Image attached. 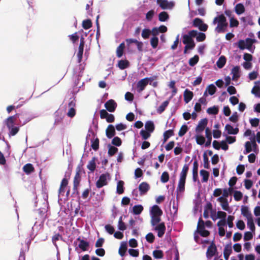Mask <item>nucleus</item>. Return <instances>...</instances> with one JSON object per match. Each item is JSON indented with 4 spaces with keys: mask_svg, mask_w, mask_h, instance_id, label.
Here are the masks:
<instances>
[{
    "mask_svg": "<svg viewBox=\"0 0 260 260\" xmlns=\"http://www.w3.org/2000/svg\"><path fill=\"white\" fill-rule=\"evenodd\" d=\"M116 134L115 129L114 125L109 124L106 129V135L109 139L113 137Z\"/></svg>",
    "mask_w": 260,
    "mask_h": 260,
    "instance_id": "nucleus-17",
    "label": "nucleus"
},
{
    "mask_svg": "<svg viewBox=\"0 0 260 260\" xmlns=\"http://www.w3.org/2000/svg\"><path fill=\"white\" fill-rule=\"evenodd\" d=\"M162 214V211L160 208V207L157 205H153L150 210V215H156V216H161Z\"/></svg>",
    "mask_w": 260,
    "mask_h": 260,
    "instance_id": "nucleus-18",
    "label": "nucleus"
},
{
    "mask_svg": "<svg viewBox=\"0 0 260 260\" xmlns=\"http://www.w3.org/2000/svg\"><path fill=\"white\" fill-rule=\"evenodd\" d=\"M145 238L148 242L152 243L154 242L155 237L152 233H149L146 235Z\"/></svg>",
    "mask_w": 260,
    "mask_h": 260,
    "instance_id": "nucleus-64",
    "label": "nucleus"
},
{
    "mask_svg": "<svg viewBox=\"0 0 260 260\" xmlns=\"http://www.w3.org/2000/svg\"><path fill=\"white\" fill-rule=\"evenodd\" d=\"M200 175L202 177V181L203 182H206L208 181L209 177V172L205 170H201L200 171Z\"/></svg>",
    "mask_w": 260,
    "mask_h": 260,
    "instance_id": "nucleus-37",
    "label": "nucleus"
},
{
    "mask_svg": "<svg viewBox=\"0 0 260 260\" xmlns=\"http://www.w3.org/2000/svg\"><path fill=\"white\" fill-rule=\"evenodd\" d=\"M112 144L116 146H120L122 144V141L118 137H115L112 140Z\"/></svg>",
    "mask_w": 260,
    "mask_h": 260,
    "instance_id": "nucleus-61",
    "label": "nucleus"
},
{
    "mask_svg": "<svg viewBox=\"0 0 260 260\" xmlns=\"http://www.w3.org/2000/svg\"><path fill=\"white\" fill-rule=\"evenodd\" d=\"M109 177L108 173L102 174L99 177V179L96 182V186L100 188L107 184V178Z\"/></svg>",
    "mask_w": 260,
    "mask_h": 260,
    "instance_id": "nucleus-6",
    "label": "nucleus"
},
{
    "mask_svg": "<svg viewBox=\"0 0 260 260\" xmlns=\"http://www.w3.org/2000/svg\"><path fill=\"white\" fill-rule=\"evenodd\" d=\"M76 241H78L79 243L78 244V246H76L75 247V250L78 252L80 253L79 251H78V249H80L83 251H87L89 248V243L84 240L83 239H81L80 237H79L76 239Z\"/></svg>",
    "mask_w": 260,
    "mask_h": 260,
    "instance_id": "nucleus-4",
    "label": "nucleus"
},
{
    "mask_svg": "<svg viewBox=\"0 0 260 260\" xmlns=\"http://www.w3.org/2000/svg\"><path fill=\"white\" fill-rule=\"evenodd\" d=\"M243 197V193L240 191L238 190H235L234 191V198L235 201H240Z\"/></svg>",
    "mask_w": 260,
    "mask_h": 260,
    "instance_id": "nucleus-58",
    "label": "nucleus"
},
{
    "mask_svg": "<svg viewBox=\"0 0 260 260\" xmlns=\"http://www.w3.org/2000/svg\"><path fill=\"white\" fill-rule=\"evenodd\" d=\"M91 142V146L92 148L94 151L98 150L99 148V143H100L99 139L98 138H96L94 140H92Z\"/></svg>",
    "mask_w": 260,
    "mask_h": 260,
    "instance_id": "nucleus-50",
    "label": "nucleus"
},
{
    "mask_svg": "<svg viewBox=\"0 0 260 260\" xmlns=\"http://www.w3.org/2000/svg\"><path fill=\"white\" fill-rule=\"evenodd\" d=\"M17 122L18 120H17L15 115L8 117L4 121V123L8 128L15 126V125H17Z\"/></svg>",
    "mask_w": 260,
    "mask_h": 260,
    "instance_id": "nucleus-9",
    "label": "nucleus"
},
{
    "mask_svg": "<svg viewBox=\"0 0 260 260\" xmlns=\"http://www.w3.org/2000/svg\"><path fill=\"white\" fill-rule=\"evenodd\" d=\"M219 112V109L217 106H214L211 107H209L207 110V112L209 114L216 115Z\"/></svg>",
    "mask_w": 260,
    "mask_h": 260,
    "instance_id": "nucleus-44",
    "label": "nucleus"
},
{
    "mask_svg": "<svg viewBox=\"0 0 260 260\" xmlns=\"http://www.w3.org/2000/svg\"><path fill=\"white\" fill-rule=\"evenodd\" d=\"M188 131V127L186 125H183L181 127L179 132L178 135L179 137L184 136Z\"/></svg>",
    "mask_w": 260,
    "mask_h": 260,
    "instance_id": "nucleus-60",
    "label": "nucleus"
},
{
    "mask_svg": "<svg viewBox=\"0 0 260 260\" xmlns=\"http://www.w3.org/2000/svg\"><path fill=\"white\" fill-rule=\"evenodd\" d=\"M129 62L127 60H120L118 62V67L121 70H124L128 67Z\"/></svg>",
    "mask_w": 260,
    "mask_h": 260,
    "instance_id": "nucleus-33",
    "label": "nucleus"
},
{
    "mask_svg": "<svg viewBox=\"0 0 260 260\" xmlns=\"http://www.w3.org/2000/svg\"><path fill=\"white\" fill-rule=\"evenodd\" d=\"M253 235H254V234L253 232H252L251 231L250 232L247 231L245 232L243 238L244 240L245 241L250 240L252 239Z\"/></svg>",
    "mask_w": 260,
    "mask_h": 260,
    "instance_id": "nucleus-53",
    "label": "nucleus"
},
{
    "mask_svg": "<svg viewBox=\"0 0 260 260\" xmlns=\"http://www.w3.org/2000/svg\"><path fill=\"white\" fill-rule=\"evenodd\" d=\"M23 171L27 174H29L34 171V168L32 164H26L23 167Z\"/></svg>",
    "mask_w": 260,
    "mask_h": 260,
    "instance_id": "nucleus-41",
    "label": "nucleus"
},
{
    "mask_svg": "<svg viewBox=\"0 0 260 260\" xmlns=\"http://www.w3.org/2000/svg\"><path fill=\"white\" fill-rule=\"evenodd\" d=\"M226 61L225 57L223 55L221 56L216 62L217 67L219 69L222 68L224 66Z\"/></svg>",
    "mask_w": 260,
    "mask_h": 260,
    "instance_id": "nucleus-34",
    "label": "nucleus"
},
{
    "mask_svg": "<svg viewBox=\"0 0 260 260\" xmlns=\"http://www.w3.org/2000/svg\"><path fill=\"white\" fill-rule=\"evenodd\" d=\"M241 214L245 217L247 219H249L250 218L253 217L252 214L249 210V208L246 206H241Z\"/></svg>",
    "mask_w": 260,
    "mask_h": 260,
    "instance_id": "nucleus-21",
    "label": "nucleus"
},
{
    "mask_svg": "<svg viewBox=\"0 0 260 260\" xmlns=\"http://www.w3.org/2000/svg\"><path fill=\"white\" fill-rule=\"evenodd\" d=\"M208 92L209 94L211 95L214 94L216 91V88L213 84L209 85L207 86L206 91L204 93V95H207V92Z\"/></svg>",
    "mask_w": 260,
    "mask_h": 260,
    "instance_id": "nucleus-31",
    "label": "nucleus"
},
{
    "mask_svg": "<svg viewBox=\"0 0 260 260\" xmlns=\"http://www.w3.org/2000/svg\"><path fill=\"white\" fill-rule=\"evenodd\" d=\"M193 25L194 27H198L199 30L202 31H206L208 27V25L204 23L203 21L199 18H196L193 20Z\"/></svg>",
    "mask_w": 260,
    "mask_h": 260,
    "instance_id": "nucleus-5",
    "label": "nucleus"
},
{
    "mask_svg": "<svg viewBox=\"0 0 260 260\" xmlns=\"http://www.w3.org/2000/svg\"><path fill=\"white\" fill-rule=\"evenodd\" d=\"M157 76H154L153 77L145 78L140 80L137 84V90L139 92H141L143 91L146 86L148 85L149 81H152L154 79H156Z\"/></svg>",
    "mask_w": 260,
    "mask_h": 260,
    "instance_id": "nucleus-2",
    "label": "nucleus"
},
{
    "mask_svg": "<svg viewBox=\"0 0 260 260\" xmlns=\"http://www.w3.org/2000/svg\"><path fill=\"white\" fill-rule=\"evenodd\" d=\"M143 210V207L141 205H136L133 207V213L134 215H140Z\"/></svg>",
    "mask_w": 260,
    "mask_h": 260,
    "instance_id": "nucleus-32",
    "label": "nucleus"
},
{
    "mask_svg": "<svg viewBox=\"0 0 260 260\" xmlns=\"http://www.w3.org/2000/svg\"><path fill=\"white\" fill-rule=\"evenodd\" d=\"M118 151V149L112 146L109 145L108 154L109 156H113Z\"/></svg>",
    "mask_w": 260,
    "mask_h": 260,
    "instance_id": "nucleus-63",
    "label": "nucleus"
},
{
    "mask_svg": "<svg viewBox=\"0 0 260 260\" xmlns=\"http://www.w3.org/2000/svg\"><path fill=\"white\" fill-rule=\"evenodd\" d=\"M205 223L204 221L200 217L199 219L198 224V229L199 230L200 235L202 237H207L210 232L206 230L204 227Z\"/></svg>",
    "mask_w": 260,
    "mask_h": 260,
    "instance_id": "nucleus-7",
    "label": "nucleus"
},
{
    "mask_svg": "<svg viewBox=\"0 0 260 260\" xmlns=\"http://www.w3.org/2000/svg\"><path fill=\"white\" fill-rule=\"evenodd\" d=\"M190 164H185L180 173V178L186 179Z\"/></svg>",
    "mask_w": 260,
    "mask_h": 260,
    "instance_id": "nucleus-35",
    "label": "nucleus"
},
{
    "mask_svg": "<svg viewBox=\"0 0 260 260\" xmlns=\"http://www.w3.org/2000/svg\"><path fill=\"white\" fill-rule=\"evenodd\" d=\"M174 131L173 129H169L164 132L163 134L164 142H166L170 137L174 136Z\"/></svg>",
    "mask_w": 260,
    "mask_h": 260,
    "instance_id": "nucleus-40",
    "label": "nucleus"
},
{
    "mask_svg": "<svg viewBox=\"0 0 260 260\" xmlns=\"http://www.w3.org/2000/svg\"><path fill=\"white\" fill-rule=\"evenodd\" d=\"M63 119V116H62L61 113L57 111L55 113V119L54 125H58L60 123H62Z\"/></svg>",
    "mask_w": 260,
    "mask_h": 260,
    "instance_id": "nucleus-27",
    "label": "nucleus"
},
{
    "mask_svg": "<svg viewBox=\"0 0 260 260\" xmlns=\"http://www.w3.org/2000/svg\"><path fill=\"white\" fill-rule=\"evenodd\" d=\"M225 130L229 135H236L239 132V128L238 127L233 128L232 125L229 124L225 125Z\"/></svg>",
    "mask_w": 260,
    "mask_h": 260,
    "instance_id": "nucleus-23",
    "label": "nucleus"
},
{
    "mask_svg": "<svg viewBox=\"0 0 260 260\" xmlns=\"http://www.w3.org/2000/svg\"><path fill=\"white\" fill-rule=\"evenodd\" d=\"M145 128L146 130L149 132L152 133L155 128L154 124L151 121H148L145 124Z\"/></svg>",
    "mask_w": 260,
    "mask_h": 260,
    "instance_id": "nucleus-36",
    "label": "nucleus"
},
{
    "mask_svg": "<svg viewBox=\"0 0 260 260\" xmlns=\"http://www.w3.org/2000/svg\"><path fill=\"white\" fill-rule=\"evenodd\" d=\"M125 42H126V45L128 48L130 47L131 44L135 43L139 51L142 52L143 51V43L142 42L138 41L136 39H126L125 40Z\"/></svg>",
    "mask_w": 260,
    "mask_h": 260,
    "instance_id": "nucleus-11",
    "label": "nucleus"
},
{
    "mask_svg": "<svg viewBox=\"0 0 260 260\" xmlns=\"http://www.w3.org/2000/svg\"><path fill=\"white\" fill-rule=\"evenodd\" d=\"M9 129V136H15L19 131V125L12 127V128H8Z\"/></svg>",
    "mask_w": 260,
    "mask_h": 260,
    "instance_id": "nucleus-45",
    "label": "nucleus"
},
{
    "mask_svg": "<svg viewBox=\"0 0 260 260\" xmlns=\"http://www.w3.org/2000/svg\"><path fill=\"white\" fill-rule=\"evenodd\" d=\"M83 50H84V46H81V45H79V48H78V52L77 53V57H78V63H80L82 61Z\"/></svg>",
    "mask_w": 260,
    "mask_h": 260,
    "instance_id": "nucleus-47",
    "label": "nucleus"
},
{
    "mask_svg": "<svg viewBox=\"0 0 260 260\" xmlns=\"http://www.w3.org/2000/svg\"><path fill=\"white\" fill-rule=\"evenodd\" d=\"M76 101L75 100H73L69 102L68 104L69 107V111L67 113V115L68 117L72 118L75 116L76 115Z\"/></svg>",
    "mask_w": 260,
    "mask_h": 260,
    "instance_id": "nucleus-12",
    "label": "nucleus"
},
{
    "mask_svg": "<svg viewBox=\"0 0 260 260\" xmlns=\"http://www.w3.org/2000/svg\"><path fill=\"white\" fill-rule=\"evenodd\" d=\"M149 185L146 182H143L140 184L139 186V190L140 191V194H145L149 189Z\"/></svg>",
    "mask_w": 260,
    "mask_h": 260,
    "instance_id": "nucleus-19",
    "label": "nucleus"
},
{
    "mask_svg": "<svg viewBox=\"0 0 260 260\" xmlns=\"http://www.w3.org/2000/svg\"><path fill=\"white\" fill-rule=\"evenodd\" d=\"M92 26V22L90 19L84 20L82 22V27L85 29H89Z\"/></svg>",
    "mask_w": 260,
    "mask_h": 260,
    "instance_id": "nucleus-52",
    "label": "nucleus"
},
{
    "mask_svg": "<svg viewBox=\"0 0 260 260\" xmlns=\"http://www.w3.org/2000/svg\"><path fill=\"white\" fill-rule=\"evenodd\" d=\"M124 182L122 180H119L117 183V187H116V193L121 194L124 192Z\"/></svg>",
    "mask_w": 260,
    "mask_h": 260,
    "instance_id": "nucleus-28",
    "label": "nucleus"
},
{
    "mask_svg": "<svg viewBox=\"0 0 260 260\" xmlns=\"http://www.w3.org/2000/svg\"><path fill=\"white\" fill-rule=\"evenodd\" d=\"M193 169H192V179L194 182L199 180L198 179V167L199 164H193Z\"/></svg>",
    "mask_w": 260,
    "mask_h": 260,
    "instance_id": "nucleus-26",
    "label": "nucleus"
},
{
    "mask_svg": "<svg viewBox=\"0 0 260 260\" xmlns=\"http://www.w3.org/2000/svg\"><path fill=\"white\" fill-rule=\"evenodd\" d=\"M169 173L166 171L162 173L161 177H160L161 182L162 183H166L169 181Z\"/></svg>",
    "mask_w": 260,
    "mask_h": 260,
    "instance_id": "nucleus-56",
    "label": "nucleus"
},
{
    "mask_svg": "<svg viewBox=\"0 0 260 260\" xmlns=\"http://www.w3.org/2000/svg\"><path fill=\"white\" fill-rule=\"evenodd\" d=\"M251 93L257 98H260V86L259 85H254L252 90Z\"/></svg>",
    "mask_w": 260,
    "mask_h": 260,
    "instance_id": "nucleus-48",
    "label": "nucleus"
},
{
    "mask_svg": "<svg viewBox=\"0 0 260 260\" xmlns=\"http://www.w3.org/2000/svg\"><path fill=\"white\" fill-rule=\"evenodd\" d=\"M170 100H167L164 102L161 105L159 106V107L157 109V113L161 114L166 109V107L168 106L169 104Z\"/></svg>",
    "mask_w": 260,
    "mask_h": 260,
    "instance_id": "nucleus-38",
    "label": "nucleus"
},
{
    "mask_svg": "<svg viewBox=\"0 0 260 260\" xmlns=\"http://www.w3.org/2000/svg\"><path fill=\"white\" fill-rule=\"evenodd\" d=\"M157 4L163 10L172 9L174 6V3L173 2H168L167 0H157Z\"/></svg>",
    "mask_w": 260,
    "mask_h": 260,
    "instance_id": "nucleus-10",
    "label": "nucleus"
},
{
    "mask_svg": "<svg viewBox=\"0 0 260 260\" xmlns=\"http://www.w3.org/2000/svg\"><path fill=\"white\" fill-rule=\"evenodd\" d=\"M151 220V223L152 226H154L158 223L160 221V216H156V215H150Z\"/></svg>",
    "mask_w": 260,
    "mask_h": 260,
    "instance_id": "nucleus-51",
    "label": "nucleus"
},
{
    "mask_svg": "<svg viewBox=\"0 0 260 260\" xmlns=\"http://www.w3.org/2000/svg\"><path fill=\"white\" fill-rule=\"evenodd\" d=\"M155 231H157V236L159 238L162 237L166 231V226L164 222L159 223L155 228Z\"/></svg>",
    "mask_w": 260,
    "mask_h": 260,
    "instance_id": "nucleus-15",
    "label": "nucleus"
},
{
    "mask_svg": "<svg viewBox=\"0 0 260 260\" xmlns=\"http://www.w3.org/2000/svg\"><path fill=\"white\" fill-rule=\"evenodd\" d=\"M232 252V248L231 246V243L225 245L223 250V256L225 260H228Z\"/></svg>",
    "mask_w": 260,
    "mask_h": 260,
    "instance_id": "nucleus-20",
    "label": "nucleus"
},
{
    "mask_svg": "<svg viewBox=\"0 0 260 260\" xmlns=\"http://www.w3.org/2000/svg\"><path fill=\"white\" fill-rule=\"evenodd\" d=\"M217 251V248L215 244L212 242L211 245L208 247L207 252L206 256L208 258H210L213 256Z\"/></svg>",
    "mask_w": 260,
    "mask_h": 260,
    "instance_id": "nucleus-14",
    "label": "nucleus"
},
{
    "mask_svg": "<svg viewBox=\"0 0 260 260\" xmlns=\"http://www.w3.org/2000/svg\"><path fill=\"white\" fill-rule=\"evenodd\" d=\"M169 14L167 12L165 11L160 12L158 15V19L161 22L166 21L169 19Z\"/></svg>",
    "mask_w": 260,
    "mask_h": 260,
    "instance_id": "nucleus-43",
    "label": "nucleus"
},
{
    "mask_svg": "<svg viewBox=\"0 0 260 260\" xmlns=\"http://www.w3.org/2000/svg\"><path fill=\"white\" fill-rule=\"evenodd\" d=\"M158 44V38L157 37H153L150 40V44L153 48H156Z\"/></svg>",
    "mask_w": 260,
    "mask_h": 260,
    "instance_id": "nucleus-59",
    "label": "nucleus"
},
{
    "mask_svg": "<svg viewBox=\"0 0 260 260\" xmlns=\"http://www.w3.org/2000/svg\"><path fill=\"white\" fill-rule=\"evenodd\" d=\"M239 70L240 68L239 66H236L232 69L231 73L233 74V80L236 81L240 77Z\"/></svg>",
    "mask_w": 260,
    "mask_h": 260,
    "instance_id": "nucleus-24",
    "label": "nucleus"
},
{
    "mask_svg": "<svg viewBox=\"0 0 260 260\" xmlns=\"http://www.w3.org/2000/svg\"><path fill=\"white\" fill-rule=\"evenodd\" d=\"M117 103L112 99L108 100L105 104V107L107 111L110 112H113L115 111L117 107Z\"/></svg>",
    "mask_w": 260,
    "mask_h": 260,
    "instance_id": "nucleus-13",
    "label": "nucleus"
},
{
    "mask_svg": "<svg viewBox=\"0 0 260 260\" xmlns=\"http://www.w3.org/2000/svg\"><path fill=\"white\" fill-rule=\"evenodd\" d=\"M199 57L198 55H195L193 57H191L189 60V64L191 67L195 66L199 61Z\"/></svg>",
    "mask_w": 260,
    "mask_h": 260,
    "instance_id": "nucleus-49",
    "label": "nucleus"
},
{
    "mask_svg": "<svg viewBox=\"0 0 260 260\" xmlns=\"http://www.w3.org/2000/svg\"><path fill=\"white\" fill-rule=\"evenodd\" d=\"M17 120H18L17 125L22 126L30 120L26 113H16L15 114Z\"/></svg>",
    "mask_w": 260,
    "mask_h": 260,
    "instance_id": "nucleus-3",
    "label": "nucleus"
},
{
    "mask_svg": "<svg viewBox=\"0 0 260 260\" xmlns=\"http://www.w3.org/2000/svg\"><path fill=\"white\" fill-rule=\"evenodd\" d=\"M140 134L142 136L143 140H147L151 136L150 132L144 129H142L140 131Z\"/></svg>",
    "mask_w": 260,
    "mask_h": 260,
    "instance_id": "nucleus-57",
    "label": "nucleus"
},
{
    "mask_svg": "<svg viewBox=\"0 0 260 260\" xmlns=\"http://www.w3.org/2000/svg\"><path fill=\"white\" fill-rule=\"evenodd\" d=\"M152 254L153 257L156 259H161L164 256L163 252L161 250H154Z\"/></svg>",
    "mask_w": 260,
    "mask_h": 260,
    "instance_id": "nucleus-46",
    "label": "nucleus"
},
{
    "mask_svg": "<svg viewBox=\"0 0 260 260\" xmlns=\"http://www.w3.org/2000/svg\"><path fill=\"white\" fill-rule=\"evenodd\" d=\"M184 101L186 104L188 103L192 99L193 92L186 89L184 92Z\"/></svg>",
    "mask_w": 260,
    "mask_h": 260,
    "instance_id": "nucleus-22",
    "label": "nucleus"
},
{
    "mask_svg": "<svg viewBox=\"0 0 260 260\" xmlns=\"http://www.w3.org/2000/svg\"><path fill=\"white\" fill-rule=\"evenodd\" d=\"M206 137L207 139V141L205 143V146L208 147L211 145L212 140V134L211 132L208 127H207L205 129Z\"/></svg>",
    "mask_w": 260,
    "mask_h": 260,
    "instance_id": "nucleus-30",
    "label": "nucleus"
},
{
    "mask_svg": "<svg viewBox=\"0 0 260 260\" xmlns=\"http://www.w3.org/2000/svg\"><path fill=\"white\" fill-rule=\"evenodd\" d=\"M151 35V30L147 28L143 29L141 36L144 39H147Z\"/></svg>",
    "mask_w": 260,
    "mask_h": 260,
    "instance_id": "nucleus-54",
    "label": "nucleus"
},
{
    "mask_svg": "<svg viewBox=\"0 0 260 260\" xmlns=\"http://www.w3.org/2000/svg\"><path fill=\"white\" fill-rule=\"evenodd\" d=\"M182 42L187 47H189L190 50L193 49L195 46L196 44L192 38H190L189 37H188L187 35H184L182 36Z\"/></svg>",
    "mask_w": 260,
    "mask_h": 260,
    "instance_id": "nucleus-8",
    "label": "nucleus"
},
{
    "mask_svg": "<svg viewBox=\"0 0 260 260\" xmlns=\"http://www.w3.org/2000/svg\"><path fill=\"white\" fill-rule=\"evenodd\" d=\"M125 48V44L124 42L121 43L116 49V56L120 58L121 57L124 52V49Z\"/></svg>",
    "mask_w": 260,
    "mask_h": 260,
    "instance_id": "nucleus-29",
    "label": "nucleus"
},
{
    "mask_svg": "<svg viewBox=\"0 0 260 260\" xmlns=\"http://www.w3.org/2000/svg\"><path fill=\"white\" fill-rule=\"evenodd\" d=\"M185 181L186 179L181 178H179L178 186L177 188V192H182L184 191Z\"/></svg>",
    "mask_w": 260,
    "mask_h": 260,
    "instance_id": "nucleus-25",
    "label": "nucleus"
},
{
    "mask_svg": "<svg viewBox=\"0 0 260 260\" xmlns=\"http://www.w3.org/2000/svg\"><path fill=\"white\" fill-rule=\"evenodd\" d=\"M255 42L256 40L255 39L246 38L245 40L246 48L249 49L252 47V44Z\"/></svg>",
    "mask_w": 260,
    "mask_h": 260,
    "instance_id": "nucleus-55",
    "label": "nucleus"
},
{
    "mask_svg": "<svg viewBox=\"0 0 260 260\" xmlns=\"http://www.w3.org/2000/svg\"><path fill=\"white\" fill-rule=\"evenodd\" d=\"M235 12L238 15H240L245 12L244 5L241 3L237 4L235 6Z\"/></svg>",
    "mask_w": 260,
    "mask_h": 260,
    "instance_id": "nucleus-39",
    "label": "nucleus"
},
{
    "mask_svg": "<svg viewBox=\"0 0 260 260\" xmlns=\"http://www.w3.org/2000/svg\"><path fill=\"white\" fill-rule=\"evenodd\" d=\"M239 21L234 17H231L230 20V26L231 27H238L239 25Z\"/></svg>",
    "mask_w": 260,
    "mask_h": 260,
    "instance_id": "nucleus-62",
    "label": "nucleus"
},
{
    "mask_svg": "<svg viewBox=\"0 0 260 260\" xmlns=\"http://www.w3.org/2000/svg\"><path fill=\"white\" fill-rule=\"evenodd\" d=\"M213 24H217L215 28V31L217 33H223L226 30L228 23L223 14H221L215 17L212 22Z\"/></svg>",
    "mask_w": 260,
    "mask_h": 260,
    "instance_id": "nucleus-1",
    "label": "nucleus"
},
{
    "mask_svg": "<svg viewBox=\"0 0 260 260\" xmlns=\"http://www.w3.org/2000/svg\"><path fill=\"white\" fill-rule=\"evenodd\" d=\"M208 123V120L206 118L201 119L196 128V131L198 133L202 132Z\"/></svg>",
    "mask_w": 260,
    "mask_h": 260,
    "instance_id": "nucleus-16",
    "label": "nucleus"
},
{
    "mask_svg": "<svg viewBox=\"0 0 260 260\" xmlns=\"http://www.w3.org/2000/svg\"><path fill=\"white\" fill-rule=\"evenodd\" d=\"M247 224L249 229L250 230V231H252V232H253L254 234H255V225L253 221V217L250 218L249 219H247Z\"/></svg>",
    "mask_w": 260,
    "mask_h": 260,
    "instance_id": "nucleus-42",
    "label": "nucleus"
}]
</instances>
